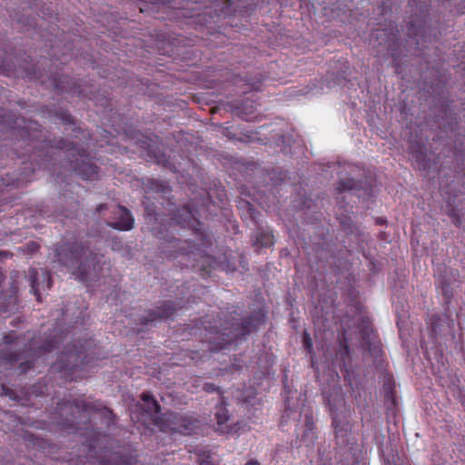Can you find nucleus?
Instances as JSON below:
<instances>
[{"label": "nucleus", "mask_w": 465, "mask_h": 465, "mask_svg": "<svg viewBox=\"0 0 465 465\" xmlns=\"http://www.w3.org/2000/svg\"><path fill=\"white\" fill-rule=\"evenodd\" d=\"M232 84L242 89V94H247L251 91H260L262 84V76H255V77H242L239 75L233 76L232 79Z\"/></svg>", "instance_id": "obj_14"}, {"label": "nucleus", "mask_w": 465, "mask_h": 465, "mask_svg": "<svg viewBox=\"0 0 465 465\" xmlns=\"http://www.w3.org/2000/svg\"><path fill=\"white\" fill-rule=\"evenodd\" d=\"M355 187V181L353 179L341 180L337 183L336 190L340 193L351 191Z\"/></svg>", "instance_id": "obj_22"}, {"label": "nucleus", "mask_w": 465, "mask_h": 465, "mask_svg": "<svg viewBox=\"0 0 465 465\" xmlns=\"http://www.w3.org/2000/svg\"><path fill=\"white\" fill-rule=\"evenodd\" d=\"M64 338L62 334L58 336L54 335L52 339L45 341L44 343L37 348H35V342L32 340L28 344L25 345L22 352H17L14 351V348H16L20 344V338L15 332L11 331L4 336L5 348L0 349V361L5 366L14 367L25 358L24 354L28 355L30 358L40 357L42 354L50 352L55 349L58 344L64 341Z\"/></svg>", "instance_id": "obj_5"}, {"label": "nucleus", "mask_w": 465, "mask_h": 465, "mask_svg": "<svg viewBox=\"0 0 465 465\" xmlns=\"http://www.w3.org/2000/svg\"><path fill=\"white\" fill-rule=\"evenodd\" d=\"M411 154H412L413 158H415V160L418 163H420V167L422 168V169H425L426 168V163H423V162L425 161L426 153H423L421 149H420V150L412 151Z\"/></svg>", "instance_id": "obj_24"}, {"label": "nucleus", "mask_w": 465, "mask_h": 465, "mask_svg": "<svg viewBox=\"0 0 465 465\" xmlns=\"http://www.w3.org/2000/svg\"><path fill=\"white\" fill-rule=\"evenodd\" d=\"M150 185H151L150 187L152 189H154L157 192H164L165 185L162 182H158L156 180H153V181L150 182Z\"/></svg>", "instance_id": "obj_33"}, {"label": "nucleus", "mask_w": 465, "mask_h": 465, "mask_svg": "<svg viewBox=\"0 0 465 465\" xmlns=\"http://www.w3.org/2000/svg\"><path fill=\"white\" fill-rule=\"evenodd\" d=\"M265 313L260 310L245 318H232V322H226L224 326L220 323V327L216 324L212 325L210 322L208 325H205L206 322L204 321L203 322L204 329L203 341L208 344L207 349L211 351L225 349L227 345L255 331L265 322Z\"/></svg>", "instance_id": "obj_3"}, {"label": "nucleus", "mask_w": 465, "mask_h": 465, "mask_svg": "<svg viewBox=\"0 0 465 465\" xmlns=\"http://www.w3.org/2000/svg\"><path fill=\"white\" fill-rule=\"evenodd\" d=\"M0 124H4L8 130L15 132V128L20 129L19 134L22 137L28 136L29 138L35 139L37 136L35 134H30L28 132L29 129H33V125L37 126L38 124L35 122L26 123L24 119H15L14 124L9 123L7 119H5V114H0Z\"/></svg>", "instance_id": "obj_13"}, {"label": "nucleus", "mask_w": 465, "mask_h": 465, "mask_svg": "<svg viewBox=\"0 0 465 465\" xmlns=\"http://www.w3.org/2000/svg\"><path fill=\"white\" fill-rule=\"evenodd\" d=\"M12 256H13L12 252H9L7 251H0V260L5 259V258H10Z\"/></svg>", "instance_id": "obj_38"}, {"label": "nucleus", "mask_w": 465, "mask_h": 465, "mask_svg": "<svg viewBox=\"0 0 465 465\" xmlns=\"http://www.w3.org/2000/svg\"><path fill=\"white\" fill-rule=\"evenodd\" d=\"M232 111L243 120L250 121L254 117L256 111L255 102L252 100H242L232 104Z\"/></svg>", "instance_id": "obj_15"}, {"label": "nucleus", "mask_w": 465, "mask_h": 465, "mask_svg": "<svg viewBox=\"0 0 465 465\" xmlns=\"http://www.w3.org/2000/svg\"><path fill=\"white\" fill-rule=\"evenodd\" d=\"M258 201H259V204H260L262 208L267 207L265 203H263V202H262V201H260V200H258Z\"/></svg>", "instance_id": "obj_48"}, {"label": "nucleus", "mask_w": 465, "mask_h": 465, "mask_svg": "<svg viewBox=\"0 0 465 465\" xmlns=\"http://www.w3.org/2000/svg\"><path fill=\"white\" fill-rule=\"evenodd\" d=\"M107 207L106 204H99L96 208V212L100 213L103 210H104Z\"/></svg>", "instance_id": "obj_44"}, {"label": "nucleus", "mask_w": 465, "mask_h": 465, "mask_svg": "<svg viewBox=\"0 0 465 465\" xmlns=\"http://www.w3.org/2000/svg\"><path fill=\"white\" fill-rule=\"evenodd\" d=\"M40 245L35 242H29L25 244V250L28 252H35L39 250Z\"/></svg>", "instance_id": "obj_35"}, {"label": "nucleus", "mask_w": 465, "mask_h": 465, "mask_svg": "<svg viewBox=\"0 0 465 465\" xmlns=\"http://www.w3.org/2000/svg\"><path fill=\"white\" fill-rule=\"evenodd\" d=\"M36 392V386L34 387V391H33V393H35Z\"/></svg>", "instance_id": "obj_51"}, {"label": "nucleus", "mask_w": 465, "mask_h": 465, "mask_svg": "<svg viewBox=\"0 0 465 465\" xmlns=\"http://www.w3.org/2000/svg\"><path fill=\"white\" fill-rule=\"evenodd\" d=\"M175 312L174 304L172 302H165L162 306L157 307L155 311L149 312L148 317L140 318V322L143 325H147L156 320H165L173 316Z\"/></svg>", "instance_id": "obj_12"}, {"label": "nucleus", "mask_w": 465, "mask_h": 465, "mask_svg": "<svg viewBox=\"0 0 465 465\" xmlns=\"http://www.w3.org/2000/svg\"><path fill=\"white\" fill-rule=\"evenodd\" d=\"M245 465H260V463L256 460H250Z\"/></svg>", "instance_id": "obj_45"}, {"label": "nucleus", "mask_w": 465, "mask_h": 465, "mask_svg": "<svg viewBox=\"0 0 465 465\" xmlns=\"http://www.w3.org/2000/svg\"><path fill=\"white\" fill-rule=\"evenodd\" d=\"M200 465H213L210 455L202 454L199 458Z\"/></svg>", "instance_id": "obj_37"}, {"label": "nucleus", "mask_w": 465, "mask_h": 465, "mask_svg": "<svg viewBox=\"0 0 465 465\" xmlns=\"http://www.w3.org/2000/svg\"><path fill=\"white\" fill-rule=\"evenodd\" d=\"M273 245V235L271 231L260 230L255 235L253 246L257 249L267 248Z\"/></svg>", "instance_id": "obj_19"}, {"label": "nucleus", "mask_w": 465, "mask_h": 465, "mask_svg": "<svg viewBox=\"0 0 465 465\" xmlns=\"http://www.w3.org/2000/svg\"><path fill=\"white\" fill-rule=\"evenodd\" d=\"M35 153H33L30 155V158L35 157Z\"/></svg>", "instance_id": "obj_50"}, {"label": "nucleus", "mask_w": 465, "mask_h": 465, "mask_svg": "<svg viewBox=\"0 0 465 465\" xmlns=\"http://www.w3.org/2000/svg\"><path fill=\"white\" fill-rule=\"evenodd\" d=\"M104 411H105V412H106L110 417H111V416H113V412H112V411H110L109 409L104 408Z\"/></svg>", "instance_id": "obj_47"}, {"label": "nucleus", "mask_w": 465, "mask_h": 465, "mask_svg": "<svg viewBox=\"0 0 465 465\" xmlns=\"http://www.w3.org/2000/svg\"><path fill=\"white\" fill-rule=\"evenodd\" d=\"M18 287L13 282L10 287V294L5 299L0 295V312H11L16 309Z\"/></svg>", "instance_id": "obj_16"}, {"label": "nucleus", "mask_w": 465, "mask_h": 465, "mask_svg": "<svg viewBox=\"0 0 465 465\" xmlns=\"http://www.w3.org/2000/svg\"><path fill=\"white\" fill-rule=\"evenodd\" d=\"M302 343L308 353L312 352V341L311 335L305 331L302 336Z\"/></svg>", "instance_id": "obj_26"}, {"label": "nucleus", "mask_w": 465, "mask_h": 465, "mask_svg": "<svg viewBox=\"0 0 465 465\" xmlns=\"http://www.w3.org/2000/svg\"><path fill=\"white\" fill-rule=\"evenodd\" d=\"M304 427L305 430L302 435L301 440L307 442L308 444H312L316 440V425L312 412L305 414Z\"/></svg>", "instance_id": "obj_17"}, {"label": "nucleus", "mask_w": 465, "mask_h": 465, "mask_svg": "<svg viewBox=\"0 0 465 465\" xmlns=\"http://www.w3.org/2000/svg\"><path fill=\"white\" fill-rule=\"evenodd\" d=\"M73 405L78 410V411H83V417L85 419L86 418V415L85 413L86 412H89V411L92 409V406L90 403H87V402H84V401H81L79 400H74L73 401Z\"/></svg>", "instance_id": "obj_23"}, {"label": "nucleus", "mask_w": 465, "mask_h": 465, "mask_svg": "<svg viewBox=\"0 0 465 465\" xmlns=\"http://www.w3.org/2000/svg\"><path fill=\"white\" fill-rule=\"evenodd\" d=\"M331 416V425L334 428L336 443L339 446H348L353 444L351 437V426L349 418L343 416L342 418L334 411L333 406L330 407Z\"/></svg>", "instance_id": "obj_8"}, {"label": "nucleus", "mask_w": 465, "mask_h": 465, "mask_svg": "<svg viewBox=\"0 0 465 465\" xmlns=\"http://www.w3.org/2000/svg\"><path fill=\"white\" fill-rule=\"evenodd\" d=\"M292 412H296V411H293L292 408H290L289 406V400L286 401V407L283 411V413H282V423L285 422L288 420V419H290L291 415L292 414Z\"/></svg>", "instance_id": "obj_28"}, {"label": "nucleus", "mask_w": 465, "mask_h": 465, "mask_svg": "<svg viewBox=\"0 0 465 465\" xmlns=\"http://www.w3.org/2000/svg\"><path fill=\"white\" fill-rule=\"evenodd\" d=\"M366 334H367V331L366 330H362L361 331V336H362L363 341L366 340Z\"/></svg>", "instance_id": "obj_46"}, {"label": "nucleus", "mask_w": 465, "mask_h": 465, "mask_svg": "<svg viewBox=\"0 0 465 465\" xmlns=\"http://www.w3.org/2000/svg\"><path fill=\"white\" fill-rule=\"evenodd\" d=\"M243 204L247 207L248 209V213H249V217L252 220V221H256V218H257V215L259 214L258 212H256L255 208L253 207V205L252 203H250L249 202H243Z\"/></svg>", "instance_id": "obj_29"}, {"label": "nucleus", "mask_w": 465, "mask_h": 465, "mask_svg": "<svg viewBox=\"0 0 465 465\" xmlns=\"http://www.w3.org/2000/svg\"><path fill=\"white\" fill-rule=\"evenodd\" d=\"M143 148H145L148 152V154L150 156H153V158H155L156 162L158 163H163V164H165V161L162 160L161 158L163 157L164 155L163 154H160V152H158L156 149H154L153 147H152L150 144L147 145V147L145 146H143Z\"/></svg>", "instance_id": "obj_25"}, {"label": "nucleus", "mask_w": 465, "mask_h": 465, "mask_svg": "<svg viewBox=\"0 0 465 465\" xmlns=\"http://www.w3.org/2000/svg\"><path fill=\"white\" fill-rule=\"evenodd\" d=\"M233 139H237L235 136L232 137ZM239 141H242V138H238Z\"/></svg>", "instance_id": "obj_52"}, {"label": "nucleus", "mask_w": 465, "mask_h": 465, "mask_svg": "<svg viewBox=\"0 0 465 465\" xmlns=\"http://www.w3.org/2000/svg\"><path fill=\"white\" fill-rule=\"evenodd\" d=\"M50 163L51 160L49 159L47 153H45V158L41 159L39 162H35V165L38 169L41 167L49 168Z\"/></svg>", "instance_id": "obj_30"}, {"label": "nucleus", "mask_w": 465, "mask_h": 465, "mask_svg": "<svg viewBox=\"0 0 465 465\" xmlns=\"http://www.w3.org/2000/svg\"><path fill=\"white\" fill-rule=\"evenodd\" d=\"M450 216L452 217L454 223L456 225H460V220L459 219V217L456 216L454 210L451 211Z\"/></svg>", "instance_id": "obj_39"}, {"label": "nucleus", "mask_w": 465, "mask_h": 465, "mask_svg": "<svg viewBox=\"0 0 465 465\" xmlns=\"http://www.w3.org/2000/svg\"><path fill=\"white\" fill-rule=\"evenodd\" d=\"M203 390L209 393L215 392V391L220 392V389L218 387H216L213 383H211V382L204 383Z\"/></svg>", "instance_id": "obj_36"}, {"label": "nucleus", "mask_w": 465, "mask_h": 465, "mask_svg": "<svg viewBox=\"0 0 465 465\" xmlns=\"http://www.w3.org/2000/svg\"><path fill=\"white\" fill-rule=\"evenodd\" d=\"M96 350L98 348L92 339L85 340L84 343L67 345L52 369L66 381L84 379L88 375V369L95 366L93 361L98 359Z\"/></svg>", "instance_id": "obj_4"}, {"label": "nucleus", "mask_w": 465, "mask_h": 465, "mask_svg": "<svg viewBox=\"0 0 465 465\" xmlns=\"http://www.w3.org/2000/svg\"><path fill=\"white\" fill-rule=\"evenodd\" d=\"M199 420L188 415L168 411L156 417L154 425L163 432H175L183 435H192L199 427Z\"/></svg>", "instance_id": "obj_7"}, {"label": "nucleus", "mask_w": 465, "mask_h": 465, "mask_svg": "<svg viewBox=\"0 0 465 465\" xmlns=\"http://www.w3.org/2000/svg\"><path fill=\"white\" fill-rule=\"evenodd\" d=\"M341 348L344 351L345 355H348L350 353L349 345L347 344L346 341L341 342Z\"/></svg>", "instance_id": "obj_41"}, {"label": "nucleus", "mask_w": 465, "mask_h": 465, "mask_svg": "<svg viewBox=\"0 0 465 465\" xmlns=\"http://www.w3.org/2000/svg\"><path fill=\"white\" fill-rule=\"evenodd\" d=\"M141 399L143 401L145 411L150 415H154L153 418V421L154 422L155 418L161 416L159 415L161 411L160 404L150 392H143Z\"/></svg>", "instance_id": "obj_18"}, {"label": "nucleus", "mask_w": 465, "mask_h": 465, "mask_svg": "<svg viewBox=\"0 0 465 465\" xmlns=\"http://www.w3.org/2000/svg\"><path fill=\"white\" fill-rule=\"evenodd\" d=\"M59 118L62 120V122L65 124H70L74 123L73 116L67 113V112H61Z\"/></svg>", "instance_id": "obj_31"}, {"label": "nucleus", "mask_w": 465, "mask_h": 465, "mask_svg": "<svg viewBox=\"0 0 465 465\" xmlns=\"http://www.w3.org/2000/svg\"><path fill=\"white\" fill-rule=\"evenodd\" d=\"M31 277V292L36 297L37 302H41V289L43 291L48 290L52 286V276L50 272L44 271L42 272V284L38 282V272L36 269L31 268L29 270Z\"/></svg>", "instance_id": "obj_11"}, {"label": "nucleus", "mask_w": 465, "mask_h": 465, "mask_svg": "<svg viewBox=\"0 0 465 465\" xmlns=\"http://www.w3.org/2000/svg\"><path fill=\"white\" fill-rule=\"evenodd\" d=\"M440 321H441V317L438 314H433L430 318V329L434 335H438L441 332V328H440Z\"/></svg>", "instance_id": "obj_21"}, {"label": "nucleus", "mask_w": 465, "mask_h": 465, "mask_svg": "<svg viewBox=\"0 0 465 465\" xmlns=\"http://www.w3.org/2000/svg\"><path fill=\"white\" fill-rule=\"evenodd\" d=\"M50 86L60 92H65L72 94L84 95L81 85L76 82L72 83L69 76L52 74L50 77Z\"/></svg>", "instance_id": "obj_10"}, {"label": "nucleus", "mask_w": 465, "mask_h": 465, "mask_svg": "<svg viewBox=\"0 0 465 465\" xmlns=\"http://www.w3.org/2000/svg\"><path fill=\"white\" fill-rule=\"evenodd\" d=\"M383 223H384V221H383L381 218H379V219L377 220V223H378V224H382Z\"/></svg>", "instance_id": "obj_49"}, {"label": "nucleus", "mask_w": 465, "mask_h": 465, "mask_svg": "<svg viewBox=\"0 0 465 465\" xmlns=\"http://www.w3.org/2000/svg\"><path fill=\"white\" fill-rule=\"evenodd\" d=\"M214 193L217 194V204L224 205L227 201V194L224 189L211 190L203 192L201 196V204L197 199L191 200L189 203L177 208L171 218L170 226L173 224L179 225L183 228L192 229L195 239L193 242L188 240H181L173 238L164 239L170 244L172 250L168 251V257H177L179 254L184 255H203L205 252L204 248L212 244L210 235L205 232L199 217H208L212 213L211 206H215L213 200Z\"/></svg>", "instance_id": "obj_1"}, {"label": "nucleus", "mask_w": 465, "mask_h": 465, "mask_svg": "<svg viewBox=\"0 0 465 465\" xmlns=\"http://www.w3.org/2000/svg\"><path fill=\"white\" fill-rule=\"evenodd\" d=\"M48 147L64 151L67 164L83 180L94 181L99 176V168L90 161L84 147L74 145L72 142L60 138L48 141Z\"/></svg>", "instance_id": "obj_6"}, {"label": "nucleus", "mask_w": 465, "mask_h": 465, "mask_svg": "<svg viewBox=\"0 0 465 465\" xmlns=\"http://www.w3.org/2000/svg\"><path fill=\"white\" fill-rule=\"evenodd\" d=\"M26 76L29 78V79H38L40 80L42 83H45V80L43 78V74L41 73H36L35 71L34 72H31L29 70L26 69Z\"/></svg>", "instance_id": "obj_34"}, {"label": "nucleus", "mask_w": 465, "mask_h": 465, "mask_svg": "<svg viewBox=\"0 0 465 465\" xmlns=\"http://www.w3.org/2000/svg\"><path fill=\"white\" fill-rule=\"evenodd\" d=\"M54 256L57 262L72 269V273L79 282L89 285L103 276L100 272L97 254L86 242L67 240L56 245Z\"/></svg>", "instance_id": "obj_2"}, {"label": "nucleus", "mask_w": 465, "mask_h": 465, "mask_svg": "<svg viewBox=\"0 0 465 465\" xmlns=\"http://www.w3.org/2000/svg\"><path fill=\"white\" fill-rule=\"evenodd\" d=\"M215 419L219 427L217 430L223 433L229 432V430H224L223 428V426L229 420L228 411L225 408H221L215 412Z\"/></svg>", "instance_id": "obj_20"}, {"label": "nucleus", "mask_w": 465, "mask_h": 465, "mask_svg": "<svg viewBox=\"0 0 465 465\" xmlns=\"http://www.w3.org/2000/svg\"><path fill=\"white\" fill-rule=\"evenodd\" d=\"M68 427H69L70 429L74 430H80L82 429V428L79 426V424H78V423H75L74 421H72V423H70V424L68 425Z\"/></svg>", "instance_id": "obj_43"}, {"label": "nucleus", "mask_w": 465, "mask_h": 465, "mask_svg": "<svg viewBox=\"0 0 465 465\" xmlns=\"http://www.w3.org/2000/svg\"><path fill=\"white\" fill-rule=\"evenodd\" d=\"M398 33H399V30H396V33H393L391 30L390 35L387 33H385L384 35H387L390 40L393 41L394 39L397 38Z\"/></svg>", "instance_id": "obj_40"}, {"label": "nucleus", "mask_w": 465, "mask_h": 465, "mask_svg": "<svg viewBox=\"0 0 465 465\" xmlns=\"http://www.w3.org/2000/svg\"><path fill=\"white\" fill-rule=\"evenodd\" d=\"M420 29L416 28V25L414 23H410L409 28H408V35L411 37H416L420 35Z\"/></svg>", "instance_id": "obj_32"}, {"label": "nucleus", "mask_w": 465, "mask_h": 465, "mask_svg": "<svg viewBox=\"0 0 465 465\" xmlns=\"http://www.w3.org/2000/svg\"><path fill=\"white\" fill-rule=\"evenodd\" d=\"M1 387H2V394L11 397L12 391L10 390H8L4 384H2Z\"/></svg>", "instance_id": "obj_42"}, {"label": "nucleus", "mask_w": 465, "mask_h": 465, "mask_svg": "<svg viewBox=\"0 0 465 465\" xmlns=\"http://www.w3.org/2000/svg\"><path fill=\"white\" fill-rule=\"evenodd\" d=\"M112 213L115 221L107 223L108 226L119 231H129L134 227V219L127 208L117 205Z\"/></svg>", "instance_id": "obj_9"}, {"label": "nucleus", "mask_w": 465, "mask_h": 465, "mask_svg": "<svg viewBox=\"0 0 465 465\" xmlns=\"http://www.w3.org/2000/svg\"><path fill=\"white\" fill-rule=\"evenodd\" d=\"M34 367L32 359L25 360L19 364L20 373H25Z\"/></svg>", "instance_id": "obj_27"}]
</instances>
